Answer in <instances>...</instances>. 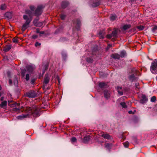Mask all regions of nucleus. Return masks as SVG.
Returning a JSON list of instances; mask_svg holds the SVG:
<instances>
[{
  "instance_id": "f257e3e1",
  "label": "nucleus",
  "mask_w": 157,
  "mask_h": 157,
  "mask_svg": "<svg viewBox=\"0 0 157 157\" xmlns=\"http://www.w3.org/2000/svg\"><path fill=\"white\" fill-rule=\"evenodd\" d=\"M40 109L36 105L33 106V109L31 114L34 117H37L40 115Z\"/></svg>"
},
{
  "instance_id": "f03ea898",
  "label": "nucleus",
  "mask_w": 157,
  "mask_h": 157,
  "mask_svg": "<svg viewBox=\"0 0 157 157\" xmlns=\"http://www.w3.org/2000/svg\"><path fill=\"white\" fill-rule=\"evenodd\" d=\"M44 7L42 5H40L37 6V8L35 10L34 13V15L37 17L40 15L42 13L43 9Z\"/></svg>"
},
{
  "instance_id": "7ed1b4c3",
  "label": "nucleus",
  "mask_w": 157,
  "mask_h": 157,
  "mask_svg": "<svg viewBox=\"0 0 157 157\" xmlns=\"http://www.w3.org/2000/svg\"><path fill=\"white\" fill-rule=\"evenodd\" d=\"M25 96L30 98H34L37 96L36 93L34 90H30L25 94Z\"/></svg>"
},
{
  "instance_id": "20e7f679",
  "label": "nucleus",
  "mask_w": 157,
  "mask_h": 157,
  "mask_svg": "<svg viewBox=\"0 0 157 157\" xmlns=\"http://www.w3.org/2000/svg\"><path fill=\"white\" fill-rule=\"evenodd\" d=\"M118 29L114 28L113 30L112 31L111 34H107L106 37L107 38L110 39L112 37L117 38V36Z\"/></svg>"
},
{
  "instance_id": "39448f33",
  "label": "nucleus",
  "mask_w": 157,
  "mask_h": 157,
  "mask_svg": "<svg viewBox=\"0 0 157 157\" xmlns=\"http://www.w3.org/2000/svg\"><path fill=\"white\" fill-rule=\"evenodd\" d=\"M50 76L48 74H46L44 76L43 81L44 86H46L49 83L50 80Z\"/></svg>"
},
{
  "instance_id": "423d86ee",
  "label": "nucleus",
  "mask_w": 157,
  "mask_h": 157,
  "mask_svg": "<svg viewBox=\"0 0 157 157\" xmlns=\"http://www.w3.org/2000/svg\"><path fill=\"white\" fill-rule=\"evenodd\" d=\"M23 109L22 112H25L27 113H31L33 109V106L32 108L30 107L26 106L21 107Z\"/></svg>"
},
{
  "instance_id": "0eeeda50",
  "label": "nucleus",
  "mask_w": 157,
  "mask_h": 157,
  "mask_svg": "<svg viewBox=\"0 0 157 157\" xmlns=\"http://www.w3.org/2000/svg\"><path fill=\"white\" fill-rule=\"evenodd\" d=\"M148 100V99L145 94H142L141 98L140 100V103L144 104L146 103Z\"/></svg>"
},
{
  "instance_id": "6e6552de",
  "label": "nucleus",
  "mask_w": 157,
  "mask_h": 157,
  "mask_svg": "<svg viewBox=\"0 0 157 157\" xmlns=\"http://www.w3.org/2000/svg\"><path fill=\"white\" fill-rule=\"evenodd\" d=\"M105 33L104 30H100L98 34L99 35V36L100 39H103L104 38V36L105 35Z\"/></svg>"
},
{
  "instance_id": "1a4fd4ad",
  "label": "nucleus",
  "mask_w": 157,
  "mask_h": 157,
  "mask_svg": "<svg viewBox=\"0 0 157 157\" xmlns=\"http://www.w3.org/2000/svg\"><path fill=\"white\" fill-rule=\"evenodd\" d=\"M129 79L131 82L137 81L138 78L136 77H135L134 74H132L131 75H130L128 77Z\"/></svg>"
},
{
  "instance_id": "9d476101",
  "label": "nucleus",
  "mask_w": 157,
  "mask_h": 157,
  "mask_svg": "<svg viewBox=\"0 0 157 157\" xmlns=\"http://www.w3.org/2000/svg\"><path fill=\"white\" fill-rule=\"evenodd\" d=\"M98 86L101 89L105 88L107 87V84L105 82H101L99 83Z\"/></svg>"
},
{
  "instance_id": "9b49d317",
  "label": "nucleus",
  "mask_w": 157,
  "mask_h": 157,
  "mask_svg": "<svg viewBox=\"0 0 157 157\" xmlns=\"http://www.w3.org/2000/svg\"><path fill=\"white\" fill-rule=\"evenodd\" d=\"M156 68H157V62H152L150 67L151 69L153 71H155Z\"/></svg>"
},
{
  "instance_id": "f8f14e48",
  "label": "nucleus",
  "mask_w": 157,
  "mask_h": 157,
  "mask_svg": "<svg viewBox=\"0 0 157 157\" xmlns=\"http://www.w3.org/2000/svg\"><path fill=\"white\" fill-rule=\"evenodd\" d=\"M101 136L105 139L109 140L112 138V137L106 132L103 133L101 134Z\"/></svg>"
},
{
  "instance_id": "ddd939ff",
  "label": "nucleus",
  "mask_w": 157,
  "mask_h": 157,
  "mask_svg": "<svg viewBox=\"0 0 157 157\" xmlns=\"http://www.w3.org/2000/svg\"><path fill=\"white\" fill-rule=\"evenodd\" d=\"M69 3L67 1H63L61 4V6L62 8L65 9L69 5Z\"/></svg>"
},
{
  "instance_id": "4468645a",
  "label": "nucleus",
  "mask_w": 157,
  "mask_h": 157,
  "mask_svg": "<svg viewBox=\"0 0 157 157\" xmlns=\"http://www.w3.org/2000/svg\"><path fill=\"white\" fill-rule=\"evenodd\" d=\"M73 23H76L77 26L76 28L77 29H79L80 28L81 26V22L79 19H77L75 20V21H73Z\"/></svg>"
},
{
  "instance_id": "2eb2a0df",
  "label": "nucleus",
  "mask_w": 157,
  "mask_h": 157,
  "mask_svg": "<svg viewBox=\"0 0 157 157\" xmlns=\"http://www.w3.org/2000/svg\"><path fill=\"white\" fill-rule=\"evenodd\" d=\"M11 48L10 45H7L3 47V51L7 52L9 51Z\"/></svg>"
},
{
  "instance_id": "dca6fc26",
  "label": "nucleus",
  "mask_w": 157,
  "mask_h": 157,
  "mask_svg": "<svg viewBox=\"0 0 157 157\" xmlns=\"http://www.w3.org/2000/svg\"><path fill=\"white\" fill-rule=\"evenodd\" d=\"M103 93L105 98L106 99H108L110 97V94L108 91L107 90H104Z\"/></svg>"
},
{
  "instance_id": "f3484780",
  "label": "nucleus",
  "mask_w": 157,
  "mask_h": 157,
  "mask_svg": "<svg viewBox=\"0 0 157 157\" xmlns=\"http://www.w3.org/2000/svg\"><path fill=\"white\" fill-rule=\"evenodd\" d=\"M90 137L89 135L84 136L82 142L85 143H87L90 140Z\"/></svg>"
},
{
  "instance_id": "a211bd4d",
  "label": "nucleus",
  "mask_w": 157,
  "mask_h": 157,
  "mask_svg": "<svg viewBox=\"0 0 157 157\" xmlns=\"http://www.w3.org/2000/svg\"><path fill=\"white\" fill-rule=\"evenodd\" d=\"M29 114H22L21 115L18 116L17 117V118L18 120H22L23 119L29 117Z\"/></svg>"
},
{
  "instance_id": "6ab92c4d",
  "label": "nucleus",
  "mask_w": 157,
  "mask_h": 157,
  "mask_svg": "<svg viewBox=\"0 0 157 157\" xmlns=\"http://www.w3.org/2000/svg\"><path fill=\"white\" fill-rule=\"evenodd\" d=\"M111 56L114 59H119L120 58V55L117 53H115L112 55Z\"/></svg>"
},
{
  "instance_id": "aec40b11",
  "label": "nucleus",
  "mask_w": 157,
  "mask_h": 157,
  "mask_svg": "<svg viewBox=\"0 0 157 157\" xmlns=\"http://www.w3.org/2000/svg\"><path fill=\"white\" fill-rule=\"evenodd\" d=\"M5 16L7 18L10 19L11 18L12 16V13H11L10 12H7L5 13Z\"/></svg>"
},
{
  "instance_id": "412c9836",
  "label": "nucleus",
  "mask_w": 157,
  "mask_h": 157,
  "mask_svg": "<svg viewBox=\"0 0 157 157\" xmlns=\"http://www.w3.org/2000/svg\"><path fill=\"white\" fill-rule=\"evenodd\" d=\"M26 20V21L23 25H25L27 26H28L29 25V23L32 20V18L30 17V18H28L27 20Z\"/></svg>"
},
{
  "instance_id": "4be33fe9",
  "label": "nucleus",
  "mask_w": 157,
  "mask_h": 157,
  "mask_svg": "<svg viewBox=\"0 0 157 157\" xmlns=\"http://www.w3.org/2000/svg\"><path fill=\"white\" fill-rule=\"evenodd\" d=\"M105 146L107 149H110L112 147V144L109 143H105Z\"/></svg>"
},
{
  "instance_id": "5701e85b",
  "label": "nucleus",
  "mask_w": 157,
  "mask_h": 157,
  "mask_svg": "<svg viewBox=\"0 0 157 157\" xmlns=\"http://www.w3.org/2000/svg\"><path fill=\"white\" fill-rule=\"evenodd\" d=\"M120 57L122 58L126 56V53L125 51L123 50L120 52Z\"/></svg>"
},
{
  "instance_id": "b1692460",
  "label": "nucleus",
  "mask_w": 157,
  "mask_h": 157,
  "mask_svg": "<svg viewBox=\"0 0 157 157\" xmlns=\"http://www.w3.org/2000/svg\"><path fill=\"white\" fill-rule=\"evenodd\" d=\"M122 89V87L117 86V92L120 95H123V92L121 90H121Z\"/></svg>"
},
{
  "instance_id": "393cba45",
  "label": "nucleus",
  "mask_w": 157,
  "mask_h": 157,
  "mask_svg": "<svg viewBox=\"0 0 157 157\" xmlns=\"http://www.w3.org/2000/svg\"><path fill=\"white\" fill-rule=\"evenodd\" d=\"M100 3V1L99 0L98 1L96 2H94L93 3L92 6L93 7H95L98 6Z\"/></svg>"
},
{
  "instance_id": "a878e982",
  "label": "nucleus",
  "mask_w": 157,
  "mask_h": 157,
  "mask_svg": "<svg viewBox=\"0 0 157 157\" xmlns=\"http://www.w3.org/2000/svg\"><path fill=\"white\" fill-rule=\"evenodd\" d=\"M7 105L6 101H4L2 102L1 104H0V107L1 108H4L5 106H6Z\"/></svg>"
},
{
  "instance_id": "bb28decb",
  "label": "nucleus",
  "mask_w": 157,
  "mask_h": 157,
  "mask_svg": "<svg viewBox=\"0 0 157 157\" xmlns=\"http://www.w3.org/2000/svg\"><path fill=\"white\" fill-rule=\"evenodd\" d=\"M131 27V25L130 24L125 25H124L123 27V29L125 30L130 28Z\"/></svg>"
},
{
  "instance_id": "cd10ccee",
  "label": "nucleus",
  "mask_w": 157,
  "mask_h": 157,
  "mask_svg": "<svg viewBox=\"0 0 157 157\" xmlns=\"http://www.w3.org/2000/svg\"><path fill=\"white\" fill-rule=\"evenodd\" d=\"M86 61L89 63H92L93 62V59L90 57H87L86 58Z\"/></svg>"
},
{
  "instance_id": "c85d7f7f",
  "label": "nucleus",
  "mask_w": 157,
  "mask_h": 157,
  "mask_svg": "<svg viewBox=\"0 0 157 157\" xmlns=\"http://www.w3.org/2000/svg\"><path fill=\"white\" fill-rule=\"evenodd\" d=\"M14 79L13 80V83L15 85L17 86L18 84L17 78L16 76L14 77Z\"/></svg>"
},
{
  "instance_id": "c756f323",
  "label": "nucleus",
  "mask_w": 157,
  "mask_h": 157,
  "mask_svg": "<svg viewBox=\"0 0 157 157\" xmlns=\"http://www.w3.org/2000/svg\"><path fill=\"white\" fill-rule=\"evenodd\" d=\"M39 18H36L33 21V23L35 26H36L37 24L39 22Z\"/></svg>"
},
{
  "instance_id": "7c9ffc66",
  "label": "nucleus",
  "mask_w": 157,
  "mask_h": 157,
  "mask_svg": "<svg viewBox=\"0 0 157 157\" xmlns=\"http://www.w3.org/2000/svg\"><path fill=\"white\" fill-rule=\"evenodd\" d=\"M144 26L141 25L136 26V28L138 29L140 31L143 30L144 28Z\"/></svg>"
},
{
  "instance_id": "2f4dec72",
  "label": "nucleus",
  "mask_w": 157,
  "mask_h": 157,
  "mask_svg": "<svg viewBox=\"0 0 157 157\" xmlns=\"http://www.w3.org/2000/svg\"><path fill=\"white\" fill-rule=\"evenodd\" d=\"M26 72V70L25 69H22L21 70V75L22 77H24L25 74Z\"/></svg>"
},
{
  "instance_id": "473e14b6",
  "label": "nucleus",
  "mask_w": 157,
  "mask_h": 157,
  "mask_svg": "<svg viewBox=\"0 0 157 157\" xmlns=\"http://www.w3.org/2000/svg\"><path fill=\"white\" fill-rule=\"evenodd\" d=\"M20 109L19 108H17V107L13 108L12 109V112H15L19 111Z\"/></svg>"
},
{
  "instance_id": "72a5a7b5",
  "label": "nucleus",
  "mask_w": 157,
  "mask_h": 157,
  "mask_svg": "<svg viewBox=\"0 0 157 157\" xmlns=\"http://www.w3.org/2000/svg\"><path fill=\"white\" fill-rule=\"evenodd\" d=\"M120 104L121 105L122 107L124 108H127V105L125 102H122L120 103Z\"/></svg>"
},
{
  "instance_id": "f704fd0d",
  "label": "nucleus",
  "mask_w": 157,
  "mask_h": 157,
  "mask_svg": "<svg viewBox=\"0 0 157 157\" xmlns=\"http://www.w3.org/2000/svg\"><path fill=\"white\" fill-rule=\"evenodd\" d=\"M117 17V16L116 15H112L110 17V20L112 21H113L115 20L116 18Z\"/></svg>"
},
{
  "instance_id": "c9c22d12",
  "label": "nucleus",
  "mask_w": 157,
  "mask_h": 157,
  "mask_svg": "<svg viewBox=\"0 0 157 157\" xmlns=\"http://www.w3.org/2000/svg\"><path fill=\"white\" fill-rule=\"evenodd\" d=\"M6 8V6L5 4H2L1 6L0 9L1 10H5Z\"/></svg>"
},
{
  "instance_id": "e433bc0d",
  "label": "nucleus",
  "mask_w": 157,
  "mask_h": 157,
  "mask_svg": "<svg viewBox=\"0 0 157 157\" xmlns=\"http://www.w3.org/2000/svg\"><path fill=\"white\" fill-rule=\"evenodd\" d=\"M28 26H25V25H23L21 29V30L22 32H24L25 30L27 29Z\"/></svg>"
},
{
  "instance_id": "4c0bfd02",
  "label": "nucleus",
  "mask_w": 157,
  "mask_h": 157,
  "mask_svg": "<svg viewBox=\"0 0 157 157\" xmlns=\"http://www.w3.org/2000/svg\"><path fill=\"white\" fill-rule=\"evenodd\" d=\"M25 12V13L26 14H28L29 16H30L32 14V12L29 10H26Z\"/></svg>"
},
{
  "instance_id": "58836bf2",
  "label": "nucleus",
  "mask_w": 157,
  "mask_h": 157,
  "mask_svg": "<svg viewBox=\"0 0 157 157\" xmlns=\"http://www.w3.org/2000/svg\"><path fill=\"white\" fill-rule=\"evenodd\" d=\"M27 70L29 72H32L33 70V68L31 66H29L27 67Z\"/></svg>"
},
{
  "instance_id": "ea45409f",
  "label": "nucleus",
  "mask_w": 157,
  "mask_h": 157,
  "mask_svg": "<svg viewBox=\"0 0 157 157\" xmlns=\"http://www.w3.org/2000/svg\"><path fill=\"white\" fill-rule=\"evenodd\" d=\"M62 55L63 58L64 59H65L67 57V55L64 52H63L62 53Z\"/></svg>"
},
{
  "instance_id": "a19ab883",
  "label": "nucleus",
  "mask_w": 157,
  "mask_h": 157,
  "mask_svg": "<svg viewBox=\"0 0 157 157\" xmlns=\"http://www.w3.org/2000/svg\"><path fill=\"white\" fill-rule=\"evenodd\" d=\"M12 41L13 43H17L18 42V40L15 37L13 38Z\"/></svg>"
},
{
  "instance_id": "79ce46f5",
  "label": "nucleus",
  "mask_w": 157,
  "mask_h": 157,
  "mask_svg": "<svg viewBox=\"0 0 157 157\" xmlns=\"http://www.w3.org/2000/svg\"><path fill=\"white\" fill-rule=\"evenodd\" d=\"M66 17V15L64 14H62L60 15V18L62 20H64L65 19Z\"/></svg>"
},
{
  "instance_id": "37998d69",
  "label": "nucleus",
  "mask_w": 157,
  "mask_h": 157,
  "mask_svg": "<svg viewBox=\"0 0 157 157\" xmlns=\"http://www.w3.org/2000/svg\"><path fill=\"white\" fill-rule=\"evenodd\" d=\"M156 100V97L155 96H153L151 98V101L152 102H155Z\"/></svg>"
},
{
  "instance_id": "c03bdc74",
  "label": "nucleus",
  "mask_w": 157,
  "mask_h": 157,
  "mask_svg": "<svg viewBox=\"0 0 157 157\" xmlns=\"http://www.w3.org/2000/svg\"><path fill=\"white\" fill-rule=\"evenodd\" d=\"M124 147H128L129 146V143L128 142H126L123 143Z\"/></svg>"
},
{
  "instance_id": "a18cd8bd",
  "label": "nucleus",
  "mask_w": 157,
  "mask_h": 157,
  "mask_svg": "<svg viewBox=\"0 0 157 157\" xmlns=\"http://www.w3.org/2000/svg\"><path fill=\"white\" fill-rule=\"evenodd\" d=\"M43 25V22H38L37 25L36 26V27H41Z\"/></svg>"
},
{
  "instance_id": "49530a36",
  "label": "nucleus",
  "mask_w": 157,
  "mask_h": 157,
  "mask_svg": "<svg viewBox=\"0 0 157 157\" xmlns=\"http://www.w3.org/2000/svg\"><path fill=\"white\" fill-rule=\"evenodd\" d=\"M71 141L72 142H76L77 141V139L75 137H73L71 138Z\"/></svg>"
},
{
  "instance_id": "de8ad7c7",
  "label": "nucleus",
  "mask_w": 157,
  "mask_h": 157,
  "mask_svg": "<svg viewBox=\"0 0 157 157\" xmlns=\"http://www.w3.org/2000/svg\"><path fill=\"white\" fill-rule=\"evenodd\" d=\"M36 79L33 78L31 79L30 83L33 85L34 84L35 82Z\"/></svg>"
},
{
  "instance_id": "09e8293b",
  "label": "nucleus",
  "mask_w": 157,
  "mask_h": 157,
  "mask_svg": "<svg viewBox=\"0 0 157 157\" xmlns=\"http://www.w3.org/2000/svg\"><path fill=\"white\" fill-rule=\"evenodd\" d=\"M157 30V26L155 25L154 27H153L152 29V31L153 32H155Z\"/></svg>"
},
{
  "instance_id": "8fccbe9b",
  "label": "nucleus",
  "mask_w": 157,
  "mask_h": 157,
  "mask_svg": "<svg viewBox=\"0 0 157 157\" xmlns=\"http://www.w3.org/2000/svg\"><path fill=\"white\" fill-rule=\"evenodd\" d=\"M25 79L26 81H28L29 79V74H27L26 75Z\"/></svg>"
},
{
  "instance_id": "3c124183",
  "label": "nucleus",
  "mask_w": 157,
  "mask_h": 157,
  "mask_svg": "<svg viewBox=\"0 0 157 157\" xmlns=\"http://www.w3.org/2000/svg\"><path fill=\"white\" fill-rule=\"evenodd\" d=\"M30 8L32 11H34L35 10V8L34 6H30Z\"/></svg>"
},
{
  "instance_id": "603ef678",
  "label": "nucleus",
  "mask_w": 157,
  "mask_h": 157,
  "mask_svg": "<svg viewBox=\"0 0 157 157\" xmlns=\"http://www.w3.org/2000/svg\"><path fill=\"white\" fill-rule=\"evenodd\" d=\"M41 44L40 43L38 42L37 41L36 42L35 45L36 47H37L38 46H40L41 45Z\"/></svg>"
},
{
  "instance_id": "864d4df0",
  "label": "nucleus",
  "mask_w": 157,
  "mask_h": 157,
  "mask_svg": "<svg viewBox=\"0 0 157 157\" xmlns=\"http://www.w3.org/2000/svg\"><path fill=\"white\" fill-rule=\"evenodd\" d=\"M38 37V36L36 35H33L32 36V38L33 39H36Z\"/></svg>"
},
{
  "instance_id": "5fc2aeb1",
  "label": "nucleus",
  "mask_w": 157,
  "mask_h": 157,
  "mask_svg": "<svg viewBox=\"0 0 157 157\" xmlns=\"http://www.w3.org/2000/svg\"><path fill=\"white\" fill-rule=\"evenodd\" d=\"M60 32V31L59 29L58 28L55 31V34H56L59 33Z\"/></svg>"
},
{
  "instance_id": "6e6d98bb",
  "label": "nucleus",
  "mask_w": 157,
  "mask_h": 157,
  "mask_svg": "<svg viewBox=\"0 0 157 157\" xmlns=\"http://www.w3.org/2000/svg\"><path fill=\"white\" fill-rule=\"evenodd\" d=\"M48 66H49V63H48L46 64L44 66L45 69L46 70L48 69Z\"/></svg>"
},
{
  "instance_id": "4d7b16f0",
  "label": "nucleus",
  "mask_w": 157,
  "mask_h": 157,
  "mask_svg": "<svg viewBox=\"0 0 157 157\" xmlns=\"http://www.w3.org/2000/svg\"><path fill=\"white\" fill-rule=\"evenodd\" d=\"M84 133H86V132L85 131H84L83 132H81L80 133V135L81 136V138L82 139V136H84Z\"/></svg>"
},
{
  "instance_id": "13d9d810",
  "label": "nucleus",
  "mask_w": 157,
  "mask_h": 157,
  "mask_svg": "<svg viewBox=\"0 0 157 157\" xmlns=\"http://www.w3.org/2000/svg\"><path fill=\"white\" fill-rule=\"evenodd\" d=\"M9 84L10 85H11L13 83V82L11 79H9Z\"/></svg>"
},
{
  "instance_id": "bf43d9fd",
  "label": "nucleus",
  "mask_w": 157,
  "mask_h": 157,
  "mask_svg": "<svg viewBox=\"0 0 157 157\" xmlns=\"http://www.w3.org/2000/svg\"><path fill=\"white\" fill-rule=\"evenodd\" d=\"M14 106H13V107H18L19 106L20 104L19 103H15L13 104Z\"/></svg>"
},
{
  "instance_id": "052dcab7",
  "label": "nucleus",
  "mask_w": 157,
  "mask_h": 157,
  "mask_svg": "<svg viewBox=\"0 0 157 157\" xmlns=\"http://www.w3.org/2000/svg\"><path fill=\"white\" fill-rule=\"evenodd\" d=\"M24 19L25 20H27L29 18L27 15H24L23 17Z\"/></svg>"
},
{
  "instance_id": "680f3d73",
  "label": "nucleus",
  "mask_w": 157,
  "mask_h": 157,
  "mask_svg": "<svg viewBox=\"0 0 157 157\" xmlns=\"http://www.w3.org/2000/svg\"><path fill=\"white\" fill-rule=\"evenodd\" d=\"M121 138H122V139H123V140L122 141H123L125 139V137L124 136V135H123V134H122V135H121Z\"/></svg>"
},
{
  "instance_id": "e2e57ef3",
  "label": "nucleus",
  "mask_w": 157,
  "mask_h": 157,
  "mask_svg": "<svg viewBox=\"0 0 157 157\" xmlns=\"http://www.w3.org/2000/svg\"><path fill=\"white\" fill-rule=\"evenodd\" d=\"M128 113L129 114H134V112L131 110L129 111Z\"/></svg>"
},
{
  "instance_id": "0e129e2a",
  "label": "nucleus",
  "mask_w": 157,
  "mask_h": 157,
  "mask_svg": "<svg viewBox=\"0 0 157 157\" xmlns=\"http://www.w3.org/2000/svg\"><path fill=\"white\" fill-rule=\"evenodd\" d=\"M56 78L57 80L59 82V83L60 82V80H59V76H57L56 77Z\"/></svg>"
},
{
  "instance_id": "69168bd1",
  "label": "nucleus",
  "mask_w": 157,
  "mask_h": 157,
  "mask_svg": "<svg viewBox=\"0 0 157 157\" xmlns=\"http://www.w3.org/2000/svg\"><path fill=\"white\" fill-rule=\"evenodd\" d=\"M7 74L8 77H10V71H7Z\"/></svg>"
},
{
  "instance_id": "338daca9",
  "label": "nucleus",
  "mask_w": 157,
  "mask_h": 157,
  "mask_svg": "<svg viewBox=\"0 0 157 157\" xmlns=\"http://www.w3.org/2000/svg\"><path fill=\"white\" fill-rule=\"evenodd\" d=\"M63 27L62 26H61L60 27H59V28H58L60 30V31H61L63 29Z\"/></svg>"
},
{
  "instance_id": "774afa93",
  "label": "nucleus",
  "mask_w": 157,
  "mask_h": 157,
  "mask_svg": "<svg viewBox=\"0 0 157 157\" xmlns=\"http://www.w3.org/2000/svg\"><path fill=\"white\" fill-rule=\"evenodd\" d=\"M39 33L40 34H45V32L44 31H40Z\"/></svg>"
}]
</instances>
